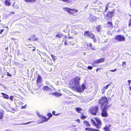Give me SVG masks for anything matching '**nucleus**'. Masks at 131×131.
Instances as JSON below:
<instances>
[{
    "label": "nucleus",
    "mask_w": 131,
    "mask_h": 131,
    "mask_svg": "<svg viewBox=\"0 0 131 131\" xmlns=\"http://www.w3.org/2000/svg\"><path fill=\"white\" fill-rule=\"evenodd\" d=\"M80 80V78L78 77H76L71 80L70 82V84L71 85L72 89L75 90L79 92H81L86 88V87L84 84H83L82 86V89L79 85V82Z\"/></svg>",
    "instance_id": "obj_1"
},
{
    "label": "nucleus",
    "mask_w": 131,
    "mask_h": 131,
    "mask_svg": "<svg viewBox=\"0 0 131 131\" xmlns=\"http://www.w3.org/2000/svg\"><path fill=\"white\" fill-rule=\"evenodd\" d=\"M110 105H105L102 110L101 114L102 116L106 117L108 116V114L107 113V109L108 108Z\"/></svg>",
    "instance_id": "obj_2"
},
{
    "label": "nucleus",
    "mask_w": 131,
    "mask_h": 131,
    "mask_svg": "<svg viewBox=\"0 0 131 131\" xmlns=\"http://www.w3.org/2000/svg\"><path fill=\"white\" fill-rule=\"evenodd\" d=\"M104 15V18L107 20H111L112 17L114 15V13L113 12L108 11L106 15L105 14Z\"/></svg>",
    "instance_id": "obj_3"
},
{
    "label": "nucleus",
    "mask_w": 131,
    "mask_h": 131,
    "mask_svg": "<svg viewBox=\"0 0 131 131\" xmlns=\"http://www.w3.org/2000/svg\"><path fill=\"white\" fill-rule=\"evenodd\" d=\"M84 36L86 37H89L93 40V42H95L96 39L94 35L89 31H85L84 34Z\"/></svg>",
    "instance_id": "obj_4"
},
{
    "label": "nucleus",
    "mask_w": 131,
    "mask_h": 131,
    "mask_svg": "<svg viewBox=\"0 0 131 131\" xmlns=\"http://www.w3.org/2000/svg\"><path fill=\"white\" fill-rule=\"evenodd\" d=\"M108 102V101L107 98L105 97H103L99 100V103L101 105H107V104Z\"/></svg>",
    "instance_id": "obj_5"
},
{
    "label": "nucleus",
    "mask_w": 131,
    "mask_h": 131,
    "mask_svg": "<svg viewBox=\"0 0 131 131\" xmlns=\"http://www.w3.org/2000/svg\"><path fill=\"white\" fill-rule=\"evenodd\" d=\"M47 115L48 116V118L43 116L41 115V123H43L44 122L48 121L52 116V114L51 113L48 114Z\"/></svg>",
    "instance_id": "obj_6"
},
{
    "label": "nucleus",
    "mask_w": 131,
    "mask_h": 131,
    "mask_svg": "<svg viewBox=\"0 0 131 131\" xmlns=\"http://www.w3.org/2000/svg\"><path fill=\"white\" fill-rule=\"evenodd\" d=\"M98 110L99 107H98L97 106H94L92 107L91 109L90 110V111L92 114L95 115Z\"/></svg>",
    "instance_id": "obj_7"
},
{
    "label": "nucleus",
    "mask_w": 131,
    "mask_h": 131,
    "mask_svg": "<svg viewBox=\"0 0 131 131\" xmlns=\"http://www.w3.org/2000/svg\"><path fill=\"white\" fill-rule=\"evenodd\" d=\"M115 39L117 41L120 42L124 41L125 39L124 36L121 35H119L116 36Z\"/></svg>",
    "instance_id": "obj_8"
},
{
    "label": "nucleus",
    "mask_w": 131,
    "mask_h": 131,
    "mask_svg": "<svg viewBox=\"0 0 131 131\" xmlns=\"http://www.w3.org/2000/svg\"><path fill=\"white\" fill-rule=\"evenodd\" d=\"M63 9L64 10L67 11L69 14H73L74 13L71 11L72 10L71 8L64 7L63 8Z\"/></svg>",
    "instance_id": "obj_9"
},
{
    "label": "nucleus",
    "mask_w": 131,
    "mask_h": 131,
    "mask_svg": "<svg viewBox=\"0 0 131 131\" xmlns=\"http://www.w3.org/2000/svg\"><path fill=\"white\" fill-rule=\"evenodd\" d=\"M4 114V112L2 110H0V120L3 118Z\"/></svg>",
    "instance_id": "obj_10"
},
{
    "label": "nucleus",
    "mask_w": 131,
    "mask_h": 131,
    "mask_svg": "<svg viewBox=\"0 0 131 131\" xmlns=\"http://www.w3.org/2000/svg\"><path fill=\"white\" fill-rule=\"evenodd\" d=\"M111 126L109 125L108 126H106L105 127L103 128L105 131H110L109 128H110Z\"/></svg>",
    "instance_id": "obj_11"
},
{
    "label": "nucleus",
    "mask_w": 131,
    "mask_h": 131,
    "mask_svg": "<svg viewBox=\"0 0 131 131\" xmlns=\"http://www.w3.org/2000/svg\"><path fill=\"white\" fill-rule=\"evenodd\" d=\"M98 63H99L98 62L97 60H96L95 61H94L93 62L92 64L94 67H96L97 66Z\"/></svg>",
    "instance_id": "obj_12"
},
{
    "label": "nucleus",
    "mask_w": 131,
    "mask_h": 131,
    "mask_svg": "<svg viewBox=\"0 0 131 131\" xmlns=\"http://www.w3.org/2000/svg\"><path fill=\"white\" fill-rule=\"evenodd\" d=\"M5 5L7 6H9L10 5V0H6L5 1Z\"/></svg>",
    "instance_id": "obj_13"
},
{
    "label": "nucleus",
    "mask_w": 131,
    "mask_h": 131,
    "mask_svg": "<svg viewBox=\"0 0 131 131\" xmlns=\"http://www.w3.org/2000/svg\"><path fill=\"white\" fill-rule=\"evenodd\" d=\"M42 89L44 90H48L50 91L51 90V88L48 87L47 86H44L43 87Z\"/></svg>",
    "instance_id": "obj_14"
},
{
    "label": "nucleus",
    "mask_w": 131,
    "mask_h": 131,
    "mask_svg": "<svg viewBox=\"0 0 131 131\" xmlns=\"http://www.w3.org/2000/svg\"><path fill=\"white\" fill-rule=\"evenodd\" d=\"M1 94L3 95L4 98L6 99H9V96L7 94L3 93H2Z\"/></svg>",
    "instance_id": "obj_15"
},
{
    "label": "nucleus",
    "mask_w": 131,
    "mask_h": 131,
    "mask_svg": "<svg viewBox=\"0 0 131 131\" xmlns=\"http://www.w3.org/2000/svg\"><path fill=\"white\" fill-rule=\"evenodd\" d=\"M97 123L99 124L100 125H101V120L99 118H96L95 119Z\"/></svg>",
    "instance_id": "obj_16"
},
{
    "label": "nucleus",
    "mask_w": 131,
    "mask_h": 131,
    "mask_svg": "<svg viewBox=\"0 0 131 131\" xmlns=\"http://www.w3.org/2000/svg\"><path fill=\"white\" fill-rule=\"evenodd\" d=\"M97 60L98 62L99 63L101 62H104L105 61L104 58H101L99 59H97Z\"/></svg>",
    "instance_id": "obj_17"
},
{
    "label": "nucleus",
    "mask_w": 131,
    "mask_h": 131,
    "mask_svg": "<svg viewBox=\"0 0 131 131\" xmlns=\"http://www.w3.org/2000/svg\"><path fill=\"white\" fill-rule=\"evenodd\" d=\"M84 124L87 126L89 127L90 126V125L88 121H84Z\"/></svg>",
    "instance_id": "obj_18"
},
{
    "label": "nucleus",
    "mask_w": 131,
    "mask_h": 131,
    "mask_svg": "<svg viewBox=\"0 0 131 131\" xmlns=\"http://www.w3.org/2000/svg\"><path fill=\"white\" fill-rule=\"evenodd\" d=\"M107 25L109 27H111L113 26V25L111 22H108L107 23Z\"/></svg>",
    "instance_id": "obj_19"
},
{
    "label": "nucleus",
    "mask_w": 131,
    "mask_h": 131,
    "mask_svg": "<svg viewBox=\"0 0 131 131\" xmlns=\"http://www.w3.org/2000/svg\"><path fill=\"white\" fill-rule=\"evenodd\" d=\"M63 36V35L60 33H58L56 35V37L59 38H61Z\"/></svg>",
    "instance_id": "obj_20"
},
{
    "label": "nucleus",
    "mask_w": 131,
    "mask_h": 131,
    "mask_svg": "<svg viewBox=\"0 0 131 131\" xmlns=\"http://www.w3.org/2000/svg\"><path fill=\"white\" fill-rule=\"evenodd\" d=\"M75 110L78 112V113H80V111H82V109L80 107H77L75 108Z\"/></svg>",
    "instance_id": "obj_21"
},
{
    "label": "nucleus",
    "mask_w": 131,
    "mask_h": 131,
    "mask_svg": "<svg viewBox=\"0 0 131 131\" xmlns=\"http://www.w3.org/2000/svg\"><path fill=\"white\" fill-rule=\"evenodd\" d=\"M52 94L53 95H55L56 96H60L61 95V94L57 92L53 93H52Z\"/></svg>",
    "instance_id": "obj_22"
},
{
    "label": "nucleus",
    "mask_w": 131,
    "mask_h": 131,
    "mask_svg": "<svg viewBox=\"0 0 131 131\" xmlns=\"http://www.w3.org/2000/svg\"><path fill=\"white\" fill-rule=\"evenodd\" d=\"M31 41H35L37 40L38 38L36 37H35L34 36H33L31 37Z\"/></svg>",
    "instance_id": "obj_23"
},
{
    "label": "nucleus",
    "mask_w": 131,
    "mask_h": 131,
    "mask_svg": "<svg viewBox=\"0 0 131 131\" xmlns=\"http://www.w3.org/2000/svg\"><path fill=\"white\" fill-rule=\"evenodd\" d=\"M109 4H107L105 6V10L103 12V14H104V13L106 12L108 10Z\"/></svg>",
    "instance_id": "obj_24"
},
{
    "label": "nucleus",
    "mask_w": 131,
    "mask_h": 131,
    "mask_svg": "<svg viewBox=\"0 0 131 131\" xmlns=\"http://www.w3.org/2000/svg\"><path fill=\"white\" fill-rule=\"evenodd\" d=\"M100 25H99L98 26H97L96 27V29L97 31H98L99 32L101 30V28L100 27Z\"/></svg>",
    "instance_id": "obj_25"
},
{
    "label": "nucleus",
    "mask_w": 131,
    "mask_h": 131,
    "mask_svg": "<svg viewBox=\"0 0 131 131\" xmlns=\"http://www.w3.org/2000/svg\"><path fill=\"white\" fill-rule=\"evenodd\" d=\"M34 122H35L34 121H30V122H27V123H23V124H21V125H26L28 124H30V123H34Z\"/></svg>",
    "instance_id": "obj_26"
},
{
    "label": "nucleus",
    "mask_w": 131,
    "mask_h": 131,
    "mask_svg": "<svg viewBox=\"0 0 131 131\" xmlns=\"http://www.w3.org/2000/svg\"><path fill=\"white\" fill-rule=\"evenodd\" d=\"M17 102L19 104V105H21L23 104V103L19 101V100H17Z\"/></svg>",
    "instance_id": "obj_27"
},
{
    "label": "nucleus",
    "mask_w": 131,
    "mask_h": 131,
    "mask_svg": "<svg viewBox=\"0 0 131 131\" xmlns=\"http://www.w3.org/2000/svg\"><path fill=\"white\" fill-rule=\"evenodd\" d=\"M41 79L38 77L37 79V83H40Z\"/></svg>",
    "instance_id": "obj_28"
},
{
    "label": "nucleus",
    "mask_w": 131,
    "mask_h": 131,
    "mask_svg": "<svg viewBox=\"0 0 131 131\" xmlns=\"http://www.w3.org/2000/svg\"><path fill=\"white\" fill-rule=\"evenodd\" d=\"M91 122L92 124L94 125H96V124L95 123V121L92 119H91Z\"/></svg>",
    "instance_id": "obj_29"
},
{
    "label": "nucleus",
    "mask_w": 131,
    "mask_h": 131,
    "mask_svg": "<svg viewBox=\"0 0 131 131\" xmlns=\"http://www.w3.org/2000/svg\"><path fill=\"white\" fill-rule=\"evenodd\" d=\"M85 129L86 130H89V131H92L93 129H91L90 128H85Z\"/></svg>",
    "instance_id": "obj_30"
},
{
    "label": "nucleus",
    "mask_w": 131,
    "mask_h": 131,
    "mask_svg": "<svg viewBox=\"0 0 131 131\" xmlns=\"http://www.w3.org/2000/svg\"><path fill=\"white\" fill-rule=\"evenodd\" d=\"M110 84H108L106 85L105 86H104V90L105 89H107L108 88V86H110Z\"/></svg>",
    "instance_id": "obj_31"
},
{
    "label": "nucleus",
    "mask_w": 131,
    "mask_h": 131,
    "mask_svg": "<svg viewBox=\"0 0 131 131\" xmlns=\"http://www.w3.org/2000/svg\"><path fill=\"white\" fill-rule=\"evenodd\" d=\"M35 0H25V2H34Z\"/></svg>",
    "instance_id": "obj_32"
},
{
    "label": "nucleus",
    "mask_w": 131,
    "mask_h": 131,
    "mask_svg": "<svg viewBox=\"0 0 131 131\" xmlns=\"http://www.w3.org/2000/svg\"><path fill=\"white\" fill-rule=\"evenodd\" d=\"M131 26V18L129 20V24H128V26L129 27H130Z\"/></svg>",
    "instance_id": "obj_33"
},
{
    "label": "nucleus",
    "mask_w": 131,
    "mask_h": 131,
    "mask_svg": "<svg viewBox=\"0 0 131 131\" xmlns=\"http://www.w3.org/2000/svg\"><path fill=\"white\" fill-rule=\"evenodd\" d=\"M28 47L29 48H31L33 47L32 45L31 44H29L28 45Z\"/></svg>",
    "instance_id": "obj_34"
},
{
    "label": "nucleus",
    "mask_w": 131,
    "mask_h": 131,
    "mask_svg": "<svg viewBox=\"0 0 131 131\" xmlns=\"http://www.w3.org/2000/svg\"><path fill=\"white\" fill-rule=\"evenodd\" d=\"M27 105H25L24 106H21V108L22 109H25L26 108Z\"/></svg>",
    "instance_id": "obj_35"
},
{
    "label": "nucleus",
    "mask_w": 131,
    "mask_h": 131,
    "mask_svg": "<svg viewBox=\"0 0 131 131\" xmlns=\"http://www.w3.org/2000/svg\"><path fill=\"white\" fill-rule=\"evenodd\" d=\"M36 113H37V115L39 117H41V115H40L39 113V111H36Z\"/></svg>",
    "instance_id": "obj_36"
},
{
    "label": "nucleus",
    "mask_w": 131,
    "mask_h": 131,
    "mask_svg": "<svg viewBox=\"0 0 131 131\" xmlns=\"http://www.w3.org/2000/svg\"><path fill=\"white\" fill-rule=\"evenodd\" d=\"M86 116L84 115H83L81 117V118L82 119H84L86 118Z\"/></svg>",
    "instance_id": "obj_37"
},
{
    "label": "nucleus",
    "mask_w": 131,
    "mask_h": 131,
    "mask_svg": "<svg viewBox=\"0 0 131 131\" xmlns=\"http://www.w3.org/2000/svg\"><path fill=\"white\" fill-rule=\"evenodd\" d=\"M92 67L91 66H88V69L90 70H92Z\"/></svg>",
    "instance_id": "obj_38"
},
{
    "label": "nucleus",
    "mask_w": 131,
    "mask_h": 131,
    "mask_svg": "<svg viewBox=\"0 0 131 131\" xmlns=\"http://www.w3.org/2000/svg\"><path fill=\"white\" fill-rule=\"evenodd\" d=\"M13 96H11L9 98V99L12 101H13Z\"/></svg>",
    "instance_id": "obj_39"
},
{
    "label": "nucleus",
    "mask_w": 131,
    "mask_h": 131,
    "mask_svg": "<svg viewBox=\"0 0 131 131\" xmlns=\"http://www.w3.org/2000/svg\"><path fill=\"white\" fill-rule=\"evenodd\" d=\"M126 62L124 61L123 62L122 66H123L124 67V66L125 67V65H126Z\"/></svg>",
    "instance_id": "obj_40"
},
{
    "label": "nucleus",
    "mask_w": 131,
    "mask_h": 131,
    "mask_svg": "<svg viewBox=\"0 0 131 131\" xmlns=\"http://www.w3.org/2000/svg\"><path fill=\"white\" fill-rule=\"evenodd\" d=\"M108 39H107L105 40L104 41V42H103V43L104 44L106 43L108 41Z\"/></svg>",
    "instance_id": "obj_41"
},
{
    "label": "nucleus",
    "mask_w": 131,
    "mask_h": 131,
    "mask_svg": "<svg viewBox=\"0 0 131 131\" xmlns=\"http://www.w3.org/2000/svg\"><path fill=\"white\" fill-rule=\"evenodd\" d=\"M55 111H53L52 112V114H53V115H55V116H57L58 115V114H55Z\"/></svg>",
    "instance_id": "obj_42"
},
{
    "label": "nucleus",
    "mask_w": 131,
    "mask_h": 131,
    "mask_svg": "<svg viewBox=\"0 0 131 131\" xmlns=\"http://www.w3.org/2000/svg\"><path fill=\"white\" fill-rule=\"evenodd\" d=\"M51 56L52 59L54 61L55 60V59L54 58L55 56L53 55H51Z\"/></svg>",
    "instance_id": "obj_43"
},
{
    "label": "nucleus",
    "mask_w": 131,
    "mask_h": 131,
    "mask_svg": "<svg viewBox=\"0 0 131 131\" xmlns=\"http://www.w3.org/2000/svg\"><path fill=\"white\" fill-rule=\"evenodd\" d=\"M116 70H117V69H115L113 70H110V71L113 72H114L116 71Z\"/></svg>",
    "instance_id": "obj_44"
},
{
    "label": "nucleus",
    "mask_w": 131,
    "mask_h": 131,
    "mask_svg": "<svg viewBox=\"0 0 131 131\" xmlns=\"http://www.w3.org/2000/svg\"><path fill=\"white\" fill-rule=\"evenodd\" d=\"M92 131H100L99 129H93Z\"/></svg>",
    "instance_id": "obj_45"
},
{
    "label": "nucleus",
    "mask_w": 131,
    "mask_h": 131,
    "mask_svg": "<svg viewBox=\"0 0 131 131\" xmlns=\"http://www.w3.org/2000/svg\"><path fill=\"white\" fill-rule=\"evenodd\" d=\"M88 46H89L91 48L92 47V45L91 43H89L88 45Z\"/></svg>",
    "instance_id": "obj_46"
},
{
    "label": "nucleus",
    "mask_w": 131,
    "mask_h": 131,
    "mask_svg": "<svg viewBox=\"0 0 131 131\" xmlns=\"http://www.w3.org/2000/svg\"><path fill=\"white\" fill-rule=\"evenodd\" d=\"M131 81L130 80H129L128 81V83H129V84H128L129 85H130V84Z\"/></svg>",
    "instance_id": "obj_47"
},
{
    "label": "nucleus",
    "mask_w": 131,
    "mask_h": 131,
    "mask_svg": "<svg viewBox=\"0 0 131 131\" xmlns=\"http://www.w3.org/2000/svg\"><path fill=\"white\" fill-rule=\"evenodd\" d=\"M95 126L97 128H99L100 126H99V125H98L96 124V125H95Z\"/></svg>",
    "instance_id": "obj_48"
},
{
    "label": "nucleus",
    "mask_w": 131,
    "mask_h": 131,
    "mask_svg": "<svg viewBox=\"0 0 131 131\" xmlns=\"http://www.w3.org/2000/svg\"><path fill=\"white\" fill-rule=\"evenodd\" d=\"M125 53L128 55H129L130 56H131V55L130 54V53L128 52H125Z\"/></svg>",
    "instance_id": "obj_49"
},
{
    "label": "nucleus",
    "mask_w": 131,
    "mask_h": 131,
    "mask_svg": "<svg viewBox=\"0 0 131 131\" xmlns=\"http://www.w3.org/2000/svg\"><path fill=\"white\" fill-rule=\"evenodd\" d=\"M76 121L78 122L79 123H80V120L79 119H77L76 120Z\"/></svg>",
    "instance_id": "obj_50"
},
{
    "label": "nucleus",
    "mask_w": 131,
    "mask_h": 131,
    "mask_svg": "<svg viewBox=\"0 0 131 131\" xmlns=\"http://www.w3.org/2000/svg\"><path fill=\"white\" fill-rule=\"evenodd\" d=\"M4 29L1 30V32H0V34H2V32L4 31Z\"/></svg>",
    "instance_id": "obj_51"
},
{
    "label": "nucleus",
    "mask_w": 131,
    "mask_h": 131,
    "mask_svg": "<svg viewBox=\"0 0 131 131\" xmlns=\"http://www.w3.org/2000/svg\"><path fill=\"white\" fill-rule=\"evenodd\" d=\"M102 4V3L101 2H100L99 4L98 5H101Z\"/></svg>",
    "instance_id": "obj_52"
},
{
    "label": "nucleus",
    "mask_w": 131,
    "mask_h": 131,
    "mask_svg": "<svg viewBox=\"0 0 131 131\" xmlns=\"http://www.w3.org/2000/svg\"><path fill=\"white\" fill-rule=\"evenodd\" d=\"M102 92V93H104L105 90H104V89H103Z\"/></svg>",
    "instance_id": "obj_53"
},
{
    "label": "nucleus",
    "mask_w": 131,
    "mask_h": 131,
    "mask_svg": "<svg viewBox=\"0 0 131 131\" xmlns=\"http://www.w3.org/2000/svg\"><path fill=\"white\" fill-rule=\"evenodd\" d=\"M7 75L9 76H11V75L10 74L8 73H7Z\"/></svg>",
    "instance_id": "obj_54"
},
{
    "label": "nucleus",
    "mask_w": 131,
    "mask_h": 131,
    "mask_svg": "<svg viewBox=\"0 0 131 131\" xmlns=\"http://www.w3.org/2000/svg\"><path fill=\"white\" fill-rule=\"evenodd\" d=\"M38 53L40 55V54H41V52H40V51H38Z\"/></svg>",
    "instance_id": "obj_55"
},
{
    "label": "nucleus",
    "mask_w": 131,
    "mask_h": 131,
    "mask_svg": "<svg viewBox=\"0 0 131 131\" xmlns=\"http://www.w3.org/2000/svg\"><path fill=\"white\" fill-rule=\"evenodd\" d=\"M63 31L65 32H67V31L66 30V29H64L63 30Z\"/></svg>",
    "instance_id": "obj_56"
},
{
    "label": "nucleus",
    "mask_w": 131,
    "mask_h": 131,
    "mask_svg": "<svg viewBox=\"0 0 131 131\" xmlns=\"http://www.w3.org/2000/svg\"><path fill=\"white\" fill-rule=\"evenodd\" d=\"M74 34L75 35L77 34V32L76 31H74Z\"/></svg>",
    "instance_id": "obj_57"
},
{
    "label": "nucleus",
    "mask_w": 131,
    "mask_h": 131,
    "mask_svg": "<svg viewBox=\"0 0 131 131\" xmlns=\"http://www.w3.org/2000/svg\"><path fill=\"white\" fill-rule=\"evenodd\" d=\"M123 32L124 33H125L126 32V31H125V30L124 29H123Z\"/></svg>",
    "instance_id": "obj_58"
},
{
    "label": "nucleus",
    "mask_w": 131,
    "mask_h": 131,
    "mask_svg": "<svg viewBox=\"0 0 131 131\" xmlns=\"http://www.w3.org/2000/svg\"><path fill=\"white\" fill-rule=\"evenodd\" d=\"M43 60L44 62H45L46 61V59H43Z\"/></svg>",
    "instance_id": "obj_59"
},
{
    "label": "nucleus",
    "mask_w": 131,
    "mask_h": 131,
    "mask_svg": "<svg viewBox=\"0 0 131 131\" xmlns=\"http://www.w3.org/2000/svg\"><path fill=\"white\" fill-rule=\"evenodd\" d=\"M28 40L30 41L31 40V37L30 38H29Z\"/></svg>",
    "instance_id": "obj_60"
},
{
    "label": "nucleus",
    "mask_w": 131,
    "mask_h": 131,
    "mask_svg": "<svg viewBox=\"0 0 131 131\" xmlns=\"http://www.w3.org/2000/svg\"><path fill=\"white\" fill-rule=\"evenodd\" d=\"M99 69H97L96 70V71L97 72L98 70H99Z\"/></svg>",
    "instance_id": "obj_61"
},
{
    "label": "nucleus",
    "mask_w": 131,
    "mask_h": 131,
    "mask_svg": "<svg viewBox=\"0 0 131 131\" xmlns=\"http://www.w3.org/2000/svg\"><path fill=\"white\" fill-rule=\"evenodd\" d=\"M64 44L66 45H67V44L66 43V41H65V43H64Z\"/></svg>",
    "instance_id": "obj_62"
},
{
    "label": "nucleus",
    "mask_w": 131,
    "mask_h": 131,
    "mask_svg": "<svg viewBox=\"0 0 131 131\" xmlns=\"http://www.w3.org/2000/svg\"><path fill=\"white\" fill-rule=\"evenodd\" d=\"M91 49L92 50H95V49H94V48H92V47H91Z\"/></svg>",
    "instance_id": "obj_63"
},
{
    "label": "nucleus",
    "mask_w": 131,
    "mask_h": 131,
    "mask_svg": "<svg viewBox=\"0 0 131 131\" xmlns=\"http://www.w3.org/2000/svg\"><path fill=\"white\" fill-rule=\"evenodd\" d=\"M130 7H131V0H130Z\"/></svg>",
    "instance_id": "obj_64"
}]
</instances>
